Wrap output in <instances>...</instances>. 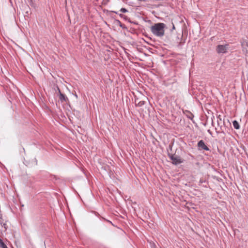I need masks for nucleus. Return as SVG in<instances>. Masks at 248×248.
Listing matches in <instances>:
<instances>
[{"label":"nucleus","instance_id":"f257e3e1","mask_svg":"<svg viewBox=\"0 0 248 248\" xmlns=\"http://www.w3.org/2000/svg\"><path fill=\"white\" fill-rule=\"evenodd\" d=\"M166 25L163 23H157L155 24L151 27V31L155 36L162 37L165 33V28Z\"/></svg>","mask_w":248,"mask_h":248},{"label":"nucleus","instance_id":"f03ea898","mask_svg":"<svg viewBox=\"0 0 248 248\" xmlns=\"http://www.w3.org/2000/svg\"><path fill=\"white\" fill-rule=\"evenodd\" d=\"M229 45L226 44L225 45H218L217 48V51L218 53H224L226 52L228 49Z\"/></svg>","mask_w":248,"mask_h":248},{"label":"nucleus","instance_id":"7ed1b4c3","mask_svg":"<svg viewBox=\"0 0 248 248\" xmlns=\"http://www.w3.org/2000/svg\"><path fill=\"white\" fill-rule=\"evenodd\" d=\"M170 159L172 160V163L175 165H178L183 162L181 158L176 155H172L170 156Z\"/></svg>","mask_w":248,"mask_h":248},{"label":"nucleus","instance_id":"20e7f679","mask_svg":"<svg viewBox=\"0 0 248 248\" xmlns=\"http://www.w3.org/2000/svg\"><path fill=\"white\" fill-rule=\"evenodd\" d=\"M57 90L58 91V93L59 95V99L62 102H67L68 99L67 97L64 94H62L60 90V89L57 87Z\"/></svg>","mask_w":248,"mask_h":248},{"label":"nucleus","instance_id":"39448f33","mask_svg":"<svg viewBox=\"0 0 248 248\" xmlns=\"http://www.w3.org/2000/svg\"><path fill=\"white\" fill-rule=\"evenodd\" d=\"M198 146L201 149H203L206 151H208L209 150V149L205 144L204 141L202 140H201L198 142Z\"/></svg>","mask_w":248,"mask_h":248},{"label":"nucleus","instance_id":"423d86ee","mask_svg":"<svg viewBox=\"0 0 248 248\" xmlns=\"http://www.w3.org/2000/svg\"><path fill=\"white\" fill-rule=\"evenodd\" d=\"M233 127H234V128H235L236 129H239V127H240L239 124L236 121H234L233 122Z\"/></svg>","mask_w":248,"mask_h":248},{"label":"nucleus","instance_id":"0eeeda50","mask_svg":"<svg viewBox=\"0 0 248 248\" xmlns=\"http://www.w3.org/2000/svg\"><path fill=\"white\" fill-rule=\"evenodd\" d=\"M0 248H8L6 245L3 243L2 240L0 239Z\"/></svg>","mask_w":248,"mask_h":248},{"label":"nucleus","instance_id":"6e6552de","mask_svg":"<svg viewBox=\"0 0 248 248\" xmlns=\"http://www.w3.org/2000/svg\"><path fill=\"white\" fill-rule=\"evenodd\" d=\"M120 11L123 13H126V12H127L128 11L125 8H122L120 9Z\"/></svg>","mask_w":248,"mask_h":248},{"label":"nucleus","instance_id":"1a4fd4ad","mask_svg":"<svg viewBox=\"0 0 248 248\" xmlns=\"http://www.w3.org/2000/svg\"><path fill=\"white\" fill-rule=\"evenodd\" d=\"M144 104V101H140L139 103V105L140 106H141L142 105H143Z\"/></svg>","mask_w":248,"mask_h":248},{"label":"nucleus","instance_id":"9d476101","mask_svg":"<svg viewBox=\"0 0 248 248\" xmlns=\"http://www.w3.org/2000/svg\"><path fill=\"white\" fill-rule=\"evenodd\" d=\"M208 132H209V133H210V134H212V133H211V131H210V130H208Z\"/></svg>","mask_w":248,"mask_h":248},{"label":"nucleus","instance_id":"9b49d317","mask_svg":"<svg viewBox=\"0 0 248 248\" xmlns=\"http://www.w3.org/2000/svg\"><path fill=\"white\" fill-rule=\"evenodd\" d=\"M172 29H175V27H174V25H173Z\"/></svg>","mask_w":248,"mask_h":248},{"label":"nucleus","instance_id":"f8f14e48","mask_svg":"<svg viewBox=\"0 0 248 248\" xmlns=\"http://www.w3.org/2000/svg\"><path fill=\"white\" fill-rule=\"evenodd\" d=\"M120 16L122 17L123 16V15L122 14H120Z\"/></svg>","mask_w":248,"mask_h":248}]
</instances>
